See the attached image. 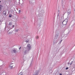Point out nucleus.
Masks as SVG:
<instances>
[{
	"label": "nucleus",
	"mask_w": 75,
	"mask_h": 75,
	"mask_svg": "<svg viewBox=\"0 0 75 75\" xmlns=\"http://www.w3.org/2000/svg\"><path fill=\"white\" fill-rule=\"evenodd\" d=\"M39 72V71H38L35 72V75H37L38 74V73Z\"/></svg>",
	"instance_id": "20e7f679"
},
{
	"label": "nucleus",
	"mask_w": 75,
	"mask_h": 75,
	"mask_svg": "<svg viewBox=\"0 0 75 75\" xmlns=\"http://www.w3.org/2000/svg\"><path fill=\"white\" fill-rule=\"evenodd\" d=\"M68 20L67 19H65L63 22H62V24L63 25H66L67 23V22H68Z\"/></svg>",
	"instance_id": "f03ea898"
},
{
	"label": "nucleus",
	"mask_w": 75,
	"mask_h": 75,
	"mask_svg": "<svg viewBox=\"0 0 75 75\" xmlns=\"http://www.w3.org/2000/svg\"><path fill=\"white\" fill-rule=\"evenodd\" d=\"M21 47H20L19 48V50H20V49H21Z\"/></svg>",
	"instance_id": "412c9836"
},
{
	"label": "nucleus",
	"mask_w": 75,
	"mask_h": 75,
	"mask_svg": "<svg viewBox=\"0 0 75 75\" xmlns=\"http://www.w3.org/2000/svg\"><path fill=\"white\" fill-rule=\"evenodd\" d=\"M58 16H59V14H58L57 15V17H58Z\"/></svg>",
	"instance_id": "a878e982"
},
{
	"label": "nucleus",
	"mask_w": 75,
	"mask_h": 75,
	"mask_svg": "<svg viewBox=\"0 0 75 75\" xmlns=\"http://www.w3.org/2000/svg\"><path fill=\"white\" fill-rule=\"evenodd\" d=\"M59 33H57L56 35V37H58V36H59Z\"/></svg>",
	"instance_id": "423d86ee"
},
{
	"label": "nucleus",
	"mask_w": 75,
	"mask_h": 75,
	"mask_svg": "<svg viewBox=\"0 0 75 75\" xmlns=\"http://www.w3.org/2000/svg\"><path fill=\"white\" fill-rule=\"evenodd\" d=\"M18 75H23V74H21V73H20Z\"/></svg>",
	"instance_id": "f3484780"
},
{
	"label": "nucleus",
	"mask_w": 75,
	"mask_h": 75,
	"mask_svg": "<svg viewBox=\"0 0 75 75\" xmlns=\"http://www.w3.org/2000/svg\"><path fill=\"white\" fill-rule=\"evenodd\" d=\"M20 11H20V10L19 11V12H20Z\"/></svg>",
	"instance_id": "c85d7f7f"
},
{
	"label": "nucleus",
	"mask_w": 75,
	"mask_h": 75,
	"mask_svg": "<svg viewBox=\"0 0 75 75\" xmlns=\"http://www.w3.org/2000/svg\"><path fill=\"white\" fill-rule=\"evenodd\" d=\"M41 15V14H40V17H42V14Z\"/></svg>",
	"instance_id": "a211bd4d"
},
{
	"label": "nucleus",
	"mask_w": 75,
	"mask_h": 75,
	"mask_svg": "<svg viewBox=\"0 0 75 75\" xmlns=\"http://www.w3.org/2000/svg\"><path fill=\"white\" fill-rule=\"evenodd\" d=\"M68 65H69V62H68Z\"/></svg>",
	"instance_id": "b1692460"
},
{
	"label": "nucleus",
	"mask_w": 75,
	"mask_h": 75,
	"mask_svg": "<svg viewBox=\"0 0 75 75\" xmlns=\"http://www.w3.org/2000/svg\"><path fill=\"white\" fill-rule=\"evenodd\" d=\"M13 51L14 53H16V52H17V51H16V50H15L14 49L13 50Z\"/></svg>",
	"instance_id": "0eeeda50"
},
{
	"label": "nucleus",
	"mask_w": 75,
	"mask_h": 75,
	"mask_svg": "<svg viewBox=\"0 0 75 75\" xmlns=\"http://www.w3.org/2000/svg\"><path fill=\"white\" fill-rule=\"evenodd\" d=\"M33 65V62L31 61V63H30V67H31Z\"/></svg>",
	"instance_id": "1a4fd4ad"
},
{
	"label": "nucleus",
	"mask_w": 75,
	"mask_h": 75,
	"mask_svg": "<svg viewBox=\"0 0 75 75\" xmlns=\"http://www.w3.org/2000/svg\"><path fill=\"white\" fill-rule=\"evenodd\" d=\"M10 67L11 68H13V66L11 65H10Z\"/></svg>",
	"instance_id": "f8f14e48"
},
{
	"label": "nucleus",
	"mask_w": 75,
	"mask_h": 75,
	"mask_svg": "<svg viewBox=\"0 0 75 75\" xmlns=\"http://www.w3.org/2000/svg\"><path fill=\"white\" fill-rule=\"evenodd\" d=\"M9 26H11V25H12V22H9L8 24Z\"/></svg>",
	"instance_id": "39448f33"
},
{
	"label": "nucleus",
	"mask_w": 75,
	"mask_h": 75,
	"mask_svg": "<svg viewBox=\"0 0 75 75\" xmlns=\"http://www.w3.org/2000/svg\"><path fill=\"white\" fill-rule=\"evenodd\" d=\"M73 64L74 65H75V62H73Z\"/></svg>",
	"instance_id": "4468645a"
},
{
	"label": "nucleus",
	"mask_w": 75,
	"mask_h": 75,
	"mask_svg": "<svg viewBox=\"0 0 75 75\" xmlns=\"http://www.w3.org/2000/svg\"><path fill=\"white\" fill-rule=\"evenodd\" d=\"M68 13H69V14H71V12H68Z\"/></svg>",
	"instance_id": "393cba45"
},
{
	"label": "nucleus",
	"mask_w": 75,
	"mask_h": 75,
	"mask_svg": "<svg viewBox=\"0 0 75 75\" xmlns=\"http://www.w3.org/2000/svg\"><path fill=\"white\" fill-rule=\"evenodd\" d=\"M0 3H1V1H0Z\"/></svg>",
	"instance_id": "c756f323"
},
{
	"label": "nucleus",
	"mask_w": 75,
	"mask_h": 75,
	"mask_svg": "<svg viewBox=\"0 0 75 75\" xmlns=\"http://www.w3.org/2000/svg\"><path fill=\"white\" fill-rule=\"evenodd\" d=\"M59 75H62V74H61V73L59 74Z\"/></svg>",
	"instance_id": "bb28decb"
},
{
	"label": "nucleus",
	"mask_w": 75,
	"mask_h": 75,
	"mask_svg": "<svg viewBox=\"0 0 75 75\" xmlns=\"http://www.w3.org/2000/svg\"><path fill=\"white\" fill-rule=\"evenodd\" d=\"M39 37H38V36H37L36 37V39H38V38Z\"/></svg>",
	"instance_id": "dca6fc26"
},
{
	"label": "nucleus",
	"mask_w": 75,
	"mask_h": 75,
	"mask_svg": "<svg viewBox=\"0 0 75 75\" xmlns=\"http://www.w3.org/2000/svg\"><path fill=\"white\" fill-rule=\"evenodd\" d=\"M62 40L61 41H60V42H62Z\"/></svg>",
	"instance_id": "cd10ccee"
},
{
	"label": "nucleus",
	"mask_w": 75,
	"mask_h": 75,
	"mask_svg": "<svg viewBox=\"0 0 75 75\" xmlns=\"http://www.w3.org/2000/svg\"><path fill=\"white\" fill-rule=\"evenodd\" d=\"M66 70L68 69V67H66Z\"/></svg>",
	"instance_id": "aec40b11"
},
{
	"label": "nucleus",
	"mask_w": 75,
	"mask_h": 75,
	"mask_svg": "<svg viewBox=\"0 0 75 75\" xmlns=\"http://www.w3.org/2000/svg\"><path fill=\"white\" fill-rule=\"evenodd\" d=\"M14 25H13V26L12 27V28H13V27H14Z\"/></svg>",
	"instance_id": "5701e85b"
},
{
	"label": "nucleus",
	"mask_w": 75,
	"mask_h": 75,
	"mask_svg": "<svg viewBox=\"0 0 75 75\" xmlns=\"http://www.w3.org/2000/svg\"><path fill=\"white\" fill-rule=\"evenodd\" d=\"M13 33V31H11V32H10L9 33H8V34H12Z\"/></svg>",
	"instance_id": "6e6552de"
},
{
	"label": "nucleus",
	"mask_w": 75,
	"mask_h": 75,
	"mask_svg": "<svg viewBox=\"0 0 75 75\" xmlns=\"http://www.w3.org/2000/svg\"><path fill=\"white\" fill-rule=\"evenodd\" d=\"M19 1H20V0H19Z\"/></svg>",
	"instance_id": "7c9ffc66"
},
{
	"label": "nucleus",
	"mask_w": 75,
	"mask_h": 75,
	"mask_svg": "<svg viewBox=\"0 0 75 75\" xmlns=\"http://www.w3.org/2000/svg\"><path fill=\"white\" fill-rule=\"evenodd\" d=\"M18 30H18H18H16V31H17V32H18Z\"/></svg>",
	"instance_id": "6ab92c4d"
},
{
	"label": "nucleus",
	"mask_w": 75,
	"mask_h": 75,
	"mask_svg": "<svg viewBox=\"0 0 75 75\" xmlns=\"http://www.w3.org/2000/svg\"><path fill=\"white\" fill-rule=\"evenodd\" d=\"M73 61H72L71 62V63L70 64V65H72V64H73Z\"/></svg>",
	"instance_id": "9b49d317"
},
{
	"label": "nucleus",
	"mask_w": 75,
	"mask_h": 75,
	"mask_svg": "<svg viewBox=\"0 0 75 75\" xmlns=\"http://www.w3.org/2000/svg\"><path fill=\"white\" fill-rule=\"evenodd\" d=\"M29 41V40H26L25 41V42H28Z\"/></svg>",
	"instance_id": "2eb2a0df"
},
{
	"label": "nucleus",
	"mask_w": 75,
	"mask_h": 75,
	"mask_svg": "<svg viewBox=\"0 0 75 75\" xmlns=\"http://www.w3.org/2000/svg\"><path fill=\"white\" fill-rule=\"evenodd\" d=\"M3 74H6V73L5 72H3Z\"/></svg>",
	"instance_id": "4be33fe9"
},
{
	"label": "nucleus",
	"mask_w": 75,
	"mask_h": 75,
	"mask_svg": "<svg viewBox=\"0 0 75 75\" xmlns=\"http://www.w3.org/2000/svg\"><path fill=\"white\" fill-rule=\"evenodd\" d=\"M11 17H12V15H10L9 16V18H11Z\"/></svg>",
	"instance_id": "9d476101"
},
{
	"label": "nucleus",
	"mask_w": 75,
	"mask_h": 75,
	"mask_svg": "<svg viewBox=\"0 0 75 75\" xmlns=\"http://www.w3.org/2000/svg\"><path fill=\"white\" fill-rule=\"evenodd\" d=\"M1 5H0V11H1Z\"/></svg>",
	"instance_id": "ddd939ff"
},
{
	"label": "nucleus",
	"mask_w": 75,
	"mask_h": 75,
	"mask_svg": "<svg viewBox=\"0 0 75 75\" xmlns=\"http://www.w3.org/2000/svg\"><path fill=\"white\" fill-rule=\"evenodd\" d=\"M3 14L4 15V16H6V11H4L3 12Z\"/></svg>",
	"instance_id": "7ed1b4c3"
},
{
	"label": "nucleus",
	"mask_w": 75,
	"mask_h": 75,
	"mask_svg": "<svg viewBox=\"0 0 75 75\" xmlns=\"http://www.w3.org/2000/svg\"><path fill=\"white\" fill-rule=\"evenodd\" d=\"M31 47L30 45L28 44L26 48L27 50H25V49H23V54L24 55H26L28 53L29 51L31 50Z\"/></svg>",
	"instance_id": "f257e3e1"
}]
</instances>
